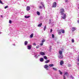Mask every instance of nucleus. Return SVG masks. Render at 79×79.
I'll return each instance as SVG.
<instances>
[{
  "mask_svg": "<svg viewBox=\"0 0 79 79\" xmlns=\"http://www.w3.org/2000/svg\"><path fill=\"white\" fill-rule=\"evenodd\" d=\"M64 12V10L63 8H61L60 10V13H61V15H64V13H63Z\"/></svg>",
  "mask_w": 79,
  "mask_h": 79,
  "instance_id": "nucleus-1",
  "label": "nucleus"
},
{
  "mask_svg": "<svg viewBox=\"0 0 79 79\" xmlns=\"http://www.w3.org/2000/svg\"><path fill=\"white\" fill-rule=\"evenodd\" d=\"M44 2H42L41 3V6H39V8L40 9H42L43 8V7H44Z\"/></svg>",
  "mask_w": 79,
  "mask_h": 79,
  "instance_id": "nucleus-2",
  "label": "nucleus"
},
{
  "mask_svg": "<svg viewBox=\"0 0 79 79\" xmlns=\"http://www.w3.org/2000/svg\"><path fill=\"white\" fill-rule=\"evenodd\" d=\"M31 48H32V45H30L27 46V48L28 50H31Z\"/></svg>",
  "mask_w": 79,
  "mask_h": 79,
  "instance_id": "nucleus-3",
  "label": "nucleus"
},
{
  "mask_svg": "<svg viewBox=\"0 0 79 79\" xmlns=\"http://www.w3.org/2000/svg\"><path fill=\"white\" fill-rule=\"evenodd\" d=\"M53 7L55 8L56 6V2H55L53 3Z\"/></svg>",
  "mask_w": 79,
  "mask_h": 79,
  "instance_id": "nucleus-4",
  "label": "nucleus"
},
{
  "mask_svg": "<svg viewBox=\"0 0 79 79\" xmlns=\"http://www.w3.org/2000/svg\"><path fill=\"white\" fill-rule=\"evenodd\" d=\"M59 58H63V55L62 54H59L58 56Z\"/></svg>",
  "mask_w": 79,
  "mask_h": 79,
  "instance_id": "nucleus-5",
  "label": "nucleus"
},
{
  "mask_svg": "<svg viewBox=\"0 0 79 79\" xmlns=\"http://www.w3.org/2000/svg\"><path fill=\"white\" fill-rule=\"evenodd\" d=\"M76 28L75 27H73L72 28V31H76Z\"/></svg>",
  "mask_w": 79,
  "mask_h": 79,
  "instance_id": "nucleus-6",
  "label": "nucleus"
},
{
  "mask_svg": "<svg viewBox=\"0 0 79 79\" xmlns=\"http://www.w3.org/2000/svg\"><path fill=\"white\" fill-rule=\"evenodd\" d=\"M31 9V7L29 6H27V10L28 11H29Z\"/></svg>",
  "mask_w": 79,
  "mask_h": 79,
  "instance_id": "nucleus-7",
  "label": "nucleus"
},
{
  "mask_svg": "<svg viewBox=\"0 0 79 79\" xmlns=\"http://www.w3.org/2000/svg\"><path fill=\"white\" fill-rule=\"evenodd\" d=\"M40 54L41 55H42L43 56H44L45 55V53H44V52H40Z\"/></svg>",
  "mask_w": 79,
  "mask_h": 79,
  "instance_id": "nucleus-8",
  "label": "nucleus"
},
{
  "mask_svg": "<svg viewBox=\"0 0 79 79\" xmlns=\"http://www.w3.org/2000/svg\"><path fill=\"white\" fill-rule=\"evenodd\" d=\"M63 15H64V16L62 17V18L64 19H66V15L64 14H63Z\"/></svg>",
  "mask_w": 79,
  "mask_h": 79,
  "instance_id": "nucleus-9",
  "label": "nucleus"
},
{
  "mask_svg": "<svg viewBox=\"0 0 79 79\" xmlns=\"http://www.w3.org/2000/svg\"><path fill=\"white\" fill-rule=\"evenodd\" d=\"M64 61L63 60H61L60 62V64L61 66L64 63Z\"/></svg>",
  "mask_w": 79,
  "mask_h": 79,
  "instance_id": "nucleus-10",
  "label": "nucleus"
},
{
  "mask_svg": "<svg viewBox=\"0 0 79 79\" xmlns=\"http://www.w3.org/2000/svg\"><path fill=\"white\" fill-rule=\"evenodd\" d=\"M48 67H49V66H48V65H47V64L45 65H44V68L45 69H46V68H48Z\"/></svg>",
  "mask_w": 79,
  "mask_h": 79,
  "instance_id": "nucleus-11",
  "label": "nucleus"
},
{
  "mask_svg": "<svg viewBox=\"0 0 79 79\" xmlns=\"http://www.w3.org/2000/svg\"><path fill=\"white\" fill-rule=\"evenodd\" d=\"M68 74V72L65 73L64 74V76H67V75Z\"/></svg>",
  "mask_w": 79,
  "mask_h": 79,
  "instance_id": "nucleus-12",
  "label": "nucleus"
},
{
  "mask_svg": "<svg viewBox=\"0 0 79 79\" xmlns=\"http://www.w3.org/2000/svg\"><path fill=\"white\" fill-rule=\"evenodd\" d=\"M60 31L62 32V33H63V34L64 33V29H61Z\"/></svg>",
  "mask_w": 79,
  "mask_h": 79,
  "instance_id": "nucleus-13",
  "label": "nucleus"
},
{
  "mask_svg": "<svg viewBox=\"0 0 79 79\" xmlns=\"http://www.w3.org/2000/svg\"><path fill=\"white\" fill-rule=\"evenodd\" d=\"M40 61H41V62H43V61H44V58H40Z\"/></svg>",
  "mask_w": 79,
  "mask_h": 79,
  "instance_id": "nucleus-14",
  "label": "nucleus"
},
{
  "mask_svg": "<svg viewBox=\"0 0 79 79\" xmlns=\"http://www.w3.org/2000/svg\"><path fill=\"white\" fill-rule=\"evenodd\" d=\"M49 62H50L49 60H47L45 62V63H49Z\"/></svg>",
  "mask_w": 79,
  "mask_h": 79,
  "instance_id": "nucleus-15",
  "label": "nucleus"
},
{
  "mask_svg": "<svg viewBox=\"0 0 79 79\" xmlns=\"http://www.w3.org/2000/svg\"><path fill=\"white\" fill-rule=\"evenodd\" d=\"M35 58H37V57H38V56H40V55H39L37 56V54H35Z\"/></svg>",
  "mask_w": 79,
  "mask_h": 79,
  "instance_id": "nucleus-16",
  "label": "nucleus"
},
{
  "mask_svg": "<svg viewBox=\"0 0 79 79\" xmlns=\"http://www.w3.org/2000/svg\"><path fill=\"white\" fill-rule=\"evenodd\" d=\"M62 51L60 50L59 51V55H62Z\"/></svg>",
  "mask_w": 79,
  "mask_h": 79,
  "instance_id": "nucleus-17",
  "label": "nucleus"
},
{
  "mask_svg": "<svg viewBox=\"0 0 79 79\" xmlns=\"http://www.w3.org/2000/svg\"><path fill=\"white\" fill-rule=\"evenodd\" d=\"M27 43H28L27 41H25V42H24L25 45H27Z\"/></svg>",
  "mask_w": 79,
  "mask_h": 79,
  "instance_id": "nucleus-18",
  "label": "nucleus"
},
{
  "mask_svg": "<svg viewBox=\"0 0 79 79\" xmlns=\"http://www.w3.org/2000/svg\"><path fill=\"white\" fill-rule=\"evenodd\" d=\"M49 66L50 67H52V66H53L54 65H53V64H49Z\"/></svg>",
  "mask_w": 79,
  "mask_h": 79,
  "instance_id": "nucleus-19",
  "label": "nucleus"
},
{
  "mask_svg": "<svg viewBox=\"0 0 79 79\" xmlns=\"http://www.w3.org/2000/svg\"><path fill=\"white\" fill-rule=\"evenodd\" d=\"M42 24V23L38 25V27H41Z\"/></svg>",
  "mask_w": 79,
  "mask_h": 79,
  "instance_id": "nucleus-20",
  "label": "nucleus"
},
{
  "mask_svg": "<svg viewBox=\"0 0 79 79\" xmlns=\"http://www.w3.org/2000/svg\"><path fill=\"white\" fill-rule=\"evenodd\" d=\"M43 58H44V59H45V60H48V59L47 57V56H43Z\"/></svg>",
  "mask_w": 79,
  "mask_h": 79,
  "instance_id": "nucleus-21",
  "label": "nucleus"
},
{
  "mask_svg": "<svg viewBox=\"0 0 79 79\" xmlns=\"http://www.w3.org/2000/svg\"><path fill=\"white\" fill-rule=\"evenodd\" d=\"M52 69L53 70H54V71H57V69L55 68H53Z\"/></svg>",
  "mask_w": 79,
  "mask_h": 79,
  "instance_id": "nucleus-22",
  "label": "nucleus"
},
{
  "mask_svg": "<svg viewBox=\"0 0 79 79\" xmlns=\"http://www.w3.org/2000/svg\"><path fill=\"white\" fill-rule=\"evenodd\" d=\"M37 15H38L39 16L40 15V12L39 11H37Z\"/></svg>",
  "mask_w": 79,
  "mask_h": 79,
  "instance_id": "nucleus-23",
  "label": "nucleus"
},
{
  "mask_svg": "<svg viewBox=\"0 0 79 79\" xmlns=\"http://www.w3.org/2000/svg\"><path fill=\"white\" fill-rule=\"evenodd\" d=\"M29 17H30V16H25V18H29Z\"/></svg>",
  "mask_w": 79,
  "mask_h": 79,
  "instance_id": "nucleus-24",
  "label": "nucleus"
},
{
  "mask_svg": "<svg viewBox=\"0 0 79 79\" xmlns=\"http://www.w3.org/2000/svg\"><path fill=\"white\" fill-rule=\"evenodd\" d=\"M59 73H60V74H61V75L63 74V73H62V72H61V71H60V70H59Z\"/></svg>",
  "mask_w": 79,
  "mask_h": 79,
  "instance_id": "nucleus-25",
  "label": "nucleus"
},
{
  "mask_svg": "<svg viewBox=\"0 0 79 79\" xmlns=\"http://www.w3.org/2000/svg\"><path fill=\"white\" fill-rule=\"evenodd\" d=\"M44 42H45V39H43L42 41V43H44Z\"/></svg>",
  "mask_w": 79,
  "mask_h": 79,
  "instance_id": "nucleus-26",
  "label": "nucleus"
},
{
  "mask_svg": "<svg viewBox=\"0 0 79 79\" xmlns=\"http://www.w3.org/2000/svg\"><path fill=\"white\" fill-rule=\"evenodd\" d=\"M30 37L31 38H32V37H33V34H31L30 35Z\"/></svg>",
  "mask_w": 79,
  "mask_h": 79,
  "instance_id": "nucleus-27",
  "label": "nucleus"
},
{
  "mask_svg": "<svg viewBox=\"0 0 79 79\" xmlns=\"http://www.w3.org/2000/svg\"><path fill=\"white\" fill-rule=\"evenodd\" d=\"M8 8V6H5V7H4V8H5V9H6V8Z\"/></svg>",
  "mask_w": 79,
  "mask_h": 79,
  "instance_id": "nucleus-28",
  "label": "nucleus"
},
{
  "mask_svg": "<svg viewBox=\"0 0 79 79\" xmlns=\"http://www.w3.org/2000/svg\"><path fill=\"white\" fill-rule=\"evenodd\" d=\"M46 26H45L44 27V31H45V29H46Z\"/></svg>",
  "mask_w": 79,
  "mask_h": 79,
  "instance_id": "nucleus-29",
  "label": "nucleus"
},
{
  "mask_svg": "<svg viewBox=\"0 0 79 79\" xmlns=\"http://www.w3.org/2000/svg\"><path fill=\"white\" fill-rule=\"evenodd\" d=\"M72 42L73 43H74V39H72Z\"/></svg>",
  "mask_w": 79,
  "mask_h": 79,
  "instance_id": "nucleus-30",
  "label": "nucleus"
},
{
  "mask_svg": "<svg viewBox=\"0 0 79 79\" xmlns=\"http://www.w3.org/2000/svg\"><path fill=\"white\" fill-rule=\"evenodd\" d=\"M0 3H1V4H3V2H2V1L1 0H0Z\"/></svg>",
  "mask_w": 79,
  "mask_h": 79,
  "instance_id": "nucleus-31",
  "label": "nucleus"
},
{
  "mask_svg": "<svg viewBox=\"0 0 79 79\" xmlns=\"http://www.w3.org/2000/svg\"><path fill=\"white\" fill-rule=\"evenodd\" d=\"M55 36V35L53 34L52 35V38H54V37Z\"/></svg>",
  "mask_w": 79,
  "mask_h": 79,
  "instance_id": "nucleus-32",
  "label": "nucleus"
},
{
  "mask_svg": "<svg viewBox=\"0 0 79 79\" xmlns=\"http://www.w3.org/2000/svg\"><path fill=\"white\" fill-rule=\"evenodd\" d=\"M68 66L69 67H71V64H69L68 65Z\"/></svg>",
  "mask_w": 79,
  "mask_h": 79,
  "instance_id": "nucleus-33",
  "label": "nucleus"
},
{
  "mask_svg": "<svg viewBox=\"0 0 79 79\" xmlns=\"http://www.w3.org/2000/svg\"><path fill=\"white\" fill-rule=\"evenodd\" d=\"M9 23H10V24H11V21L10 20L9 21Z\"/></svg>",
  "mask_w": 79,
  "mask_h": 79,
  "instance_id": "nucleus-34",
  "label": "nucleus"
},
{
  "mask_svg": "<svg viewBox=\"0 0 79 79\" xmlns=\"http://www.w3.org/2000/svg\"><path fill=\"white\" fill-rule=\"evenodd\" d=\"M58 33L59 35L61 34V31L58 32Z\"/></svg>",
  "mask_w": 79,
  "mask_h": 79,
  "instance_id": "nucleus-35",
  "label": "nucleus"
},
{
  "mask_svg": "<svg viewBox=\"0 0 79 79\" xmlns=\"http://www.w3.org/2000/svg\"><path fill=\"white\" fill-rule=\"evenodd\" d=\"M49 24H51V20L50 19L49 20Z\"/></svg>",
  "mask_w": 79,
  "mask_h": 79,
  "instance_id": "nucleus-36",
  "label": "nucleus"
},
{
  "mask_svg": "<svg viewBox=\"0 0 79 79\" xmlns=\"http://www.w3.org/2000/svg\"><path fill=\"white\" fill-rule=\"evenodd\" d=\"M43 44H44V43H41L40 44V45H41V46H42Z\"/></svg>",
  "mask_w": 79,
  "mask_h": 79,
  "instance_id": "nucleus-37",
  "label": "nucleus"
},
{
  "mask_svg": "<svg viewBox=\"0 0 79 79\" xmlns=\"http://www.w3.org/2000/svg\"><path fill=\"white\" fill-rule=\"evenodd\" d=\"M36 48H39V46H38L36 47Z\"/></svg>",
  "mask_w": 79,
  "mask_h": 79,
  "instance_id": "nucleus-38",
  "label": "nucleus"
},
{
  "mask_svg": "<svg viewBox=\"0 0 79 79\" xmlns=\"http://www.w3.org/2000/svg\"><path fill=\"white\" fill-rule=\"evenodd\" d=\"M71 77L72 78V79H74V77H73V76H71Z\"/></svg>",
  "mask_w": 79,
  "mask_h": 79,
  "instance_id": "nucleus-39",
  "label": "nucleus"
},
{
  "mask_svg": "<svg viewBox=\"0 0 79 79\" xmlns=\"http://www.w3.org/2000/svg\"><path fill=\"white\" fill-rule=\"evenodd\" d=\"M33 45H36V44L35 43H34L33 44Z\"/></svg>",
  "mask_w": 79,
  "mask_h": 79,
  "instance_id": "nucleus-40",
  "label": "nucleus"
},
{
  "mask_svg": "<svg viewBox=\"0 0 79 79\" xmlns=\"http://www.w3.org/2000/svg\"><path fill=\"white\" fill-rule=\"evenodd\" d=\"M52 31H53V30H52V29H51L50 30V32H52Z\"/></svg>",
  "mask_w": 79,
  "mask_h": 79,
  "instance_id": "nucleus-41",
  "label": "nucleus"
},
{
  "mask_svg": "<svg viewBox=\"0 0 79 79\" xmlns=\"http://www.w3.org/2000/svg\"><path fill=\"white\" fill-rule=\"evenodd\" d=\"M68 2V0H65V2Z\"/></svg>",
  "mask_w": 79,
  "mask_h": 79,
  "instance_id": "nucleus-42",
  "label": "nucleus"
},
{
  "mask_svg": "<svg viewBox=\"0 0 79 79\" xmlns=\"http://www.w3.org/2000/svg\"><path fill=\"white\" fill-rule=\"evenodd\" d=\"M64 79H66V77L65 76H64Z\"/></svg>",
  "mask_w": 79,
  "mask_h": 79,
  "instance_id": "nucleus-43",
  "label": "nucleus"
},
{
  "mask_svg": "<svg viewBox=\"0 0 79 79\" xmlns=\"http://www.w3.org/2000/svg\"><path fill=\"white\" fill-rule=\"evenodd\" d=\"M46 70H48V68H46Z\"/></svg>",
  "mask_w": 79,
  "mask_h": 79,
  "instance_id": "nucleus-44",
  "label": "nucleus"
},
{
  "mask_svg": "<svg viewBox=\"0 0 79 79\" xmlns=\"http://www.w3.org/2000/svg\"><path fill=\"white\" fill-rule=\"evenodd\" d=\"M77 23H79V20H78L77 21Z\"/></svg>",
  "mask_w": 79,
  "mask_h": 79,
  "instance_id": "nucleus-45",
  "label": "nucleus"
},
{
  "mask_svg": "<svg viewBox=\"0 0 79 79\" xmlns=\"http://www.w3.org/2000/svg\"><path fill=\"white\" fill-rule=\"evenodd\" d=\"M77 64H78V65H79V63H78Z\"/></svg>",
  "mask_w": 79,
  "mask_h": 79,
  "instance_id": "nucleus-46",
  "label": "nucleus"
},
{
  "mask_svg": "<svg viewBox=\"0 0 79 79\" xmlns=\"http://www.w3.org/2000/svg\"><path fill=\"white\" fill-rule=\"evenodd\" d=\"M42 18V17H40V18Z\"/></svg>",
  "mask_w": 79,
  "mask_h": 79,
  "instance_id": "nucleus-47",
  "label": "nucleus"
},
{
  "mask_svg": "<svg viewBox=\"0 0 79 79\" xmlns=\"http://www.w3.org/2000/svg\"><path fill=\"white\" fill-rule=\"evenodd\" d=\"M1 16L2 18V15H1Z\"/></svg>",
  "mask_w": 79,
  "mask_h": 79,
  "instance_id": "nucleus-48",
  "label": "nucleus"
},
{
  "mask_svg": "<svg viewBox=\"0 0 79 79\" xmlns=\"http://www.w3.org/2000/svg\"><path fill=\"white\" fill-rule=\"evenodd\" d=\"M1 34V32H0V34Z\"/></svg>",
  "mask_w": 79,
  "mask_h": 79,
  "instance_id": "nucleus-49",
  "label": "nucleus"
},
{
  "mask_svg": "<svg viewBox=\"0 0 79 79\" xmlns=\"http://www.w3.org/2000/svg\"><path fill=\"white\" fill-rule=\"evenodd\" d=\"M13 45H15V44H13Z\"/></svg>",
  "mask_w": 79,
  "mask_h": 79,
  "instance_id": "nucleus-50",
  "label": "nucleus"
},
{
  "mask_svg": "<svg viewBox=\"0 0 79 79\" xmlns=\"http://www.w3.org/2000/svg\"><path fill=\"white\" fill-rule=\"evenodd\" d=\"M78 9H79V7H78Z\"/></svg>",
  "mask_w": 79,
  "mask_h": 79,
  "instance_id": "nucleus-51",
  "label": "nucleus"
},
{
  "mask_svg": "<svg viewBox=\"0 0 79 79\" xmlns=\"http://www.w3.org/2000/svg\"><path fill=\"white\" fill-rule=\"evenodd\" d=\"M21 13H23L22 12Z\"/></svg>",
  "mask_w": 79,
  "mask_h": 79,
  "instance_id": "nucleus-52",
  "label": "nucleus"
},
{
  "mask_svg": "<svg viewBox=\"0 0 79 79\" xmlns=\"http://www.w3.org/2000/svg\"><path fill=\"white\" fill-rule=\"evenodd\" d=\"M22 14H23V13H22Z\"/></svg>",
  "mask_w": 79,
  "mask_h": 79,
  "instance_id": "nucleus-53",
  "label": "nucleus"
},
{
  "mask_svg": "<svg viewBox=\"0 0 79 79\" xmlns=\"http://www.w3.org/2000/svg\"><path fill=\"white\" fill-rule=\"evenodd\" d=\"M22 14H23V13H22Z\"/></svg>",
  "mask_w": 79,
  "mask_h": 79,
  "instance_id": "nucleus-54",
  "label": "nucleus"
}]
</instances>
